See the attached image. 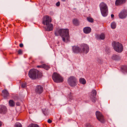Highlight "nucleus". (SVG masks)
Listing matches in <instances>:
<instances>
[{
	"label": "nucleus",
	"mask_w": 127,
	"mask_h": 127,
	"mask_svg": "<svg viewBox=\"0 0 127 127\" xmlns=\"http://www.w3.org/2000/svg\"><path fill=\"white\" fill-rule=\"evenodd\" d=\"M54 34L56 36H60L64 42L69 41V30L68 29H56L55 31Z\"/></svg>",
	"instance_id": "1"
},
{
	"label": "nucleus",
	"mask_w": 127,
	"mask_h": 127,
	"mask_svg": "<svg viewBox=\"0 0 127 127\" xmlns=\"http://www.w3.org/2000/svg\"><path fill=\"white\" fill-rule=\"evenodd\" d=\"M101 12L103 17L106 16L108 14V9L107 5L104 2H101L99 5Z\"/></svg>",
	"instance_id": "2"
},
{
	"label": "nucleus",
	"mask_w": 127,
	"mask_h": 127,
	"mask_svg": "<svg viewBox=\"0 0 127 127\" xmlns=\"http://www.w3.org/2000/svg\"><path fill=\"white\" fill-rule=\"evenodd\" d=\"M114 50L118 53H121L123 50V45L118 42L113 41L112 43Z\"/></svg>",
	"instance_id": "3"
},
{
	"label": "nucleus",
	"mask_w": 127,
	"mask_h": 127,
	"mask_svg": "<svg viewBox=\"0 0 127 127\" xmlns=\"http://www.w3.org/2000/svg\"><path fill=\"white\" fill-rule=\"evenodd\" d=\"M52 76V79L55 83H62L64 81V78L57 72H54Z\"/></svg>",
	"instance_id": "4"
},
{
	"label": "nucleus",
	"mask_w": 127,
	"mask_h": 127,
	"mask_svg": "<svg viewBox=\"0 0 127 127\" xmlns=\"http://www.w3.org/2000/svg\"><path fill=\"white\" fill-rule=\"evenodd\" d=\"M67 82L70 86L74 87L77 85L78 81L77 78L75 77L71 76L68 78Z\"/></svg>",
	"instance_id": "5"
},
{
	"label": "nucleus",
	"mask_w": 127,
	"mask_h": 127,
	"mask_svg": "<svg viewBox=\"0 0 127 127\" xmlns=\"http://www.w3.org/2000/svg\"><path fill=\"white\" fill-rule=\"evenodd\" d=\"M37 69L35 68H31L28 72V76L32 80L36 79Z\"/></svg>",
	"instance_id": "6"
},
{
	"label": "nucleus",
	"mask_w": 127,
	"mask_h": 127,
	"mask_svg": "<svg viewBox=\"0 0 127 127\" xmlns=\"http://www.w3.org/2000/svg\"><path fill=\"white\" fill-rule=\"evenodd\" d=\"M42 24L44 25H47L49 23H51L52 20L51 17L48 15L44 16L42 18Z\"/></svg>",
	"instance_id": "7"
},
{
	"label": "nucleus",
	"mask_w": 127,
	"mask_h": 127,
	"mask_svg": "<svg viewBox=\"0 0 127 127\" xmlns=\"http://www.w3.org/2000/svg\"><path fill=\"white\" fill-rule=\"evenodd\" d=\"M95 115L97 119L102 123H104L105 122L103 115L98 111H96L95 112Z\"/></svg>",
	"instance_id": "8"
},
{
	"label": "nucleus",
	"mask_w": 127,
	"mask_h": 127,
	"mask_svg": "<svg viewBox=\"0 0 127 127\" xmlns=\"http://www.w3.org/2000/svg\"><path fill=\"white\" fill-rule=\"evenodd\" d=\"M80 47L82 49V53L86 54L87 53L89 50V47L87 44L82 43L80 45Z\"/></svg>",
	"instance_id": "9"
},
{
	"label": "nucleus",
	"mask_w": 127,
	"mask_h": 127,
	"mask_svg": "<svg viewBox=\"0 0 127 127\" xmlns=\"http://www.w3.org/2000/svg\"><path fill=\"white\" fill-rule=\"evenodd\" d=\"M118 16L119 18L121 19H124L127 17V10L123 9L119 13Z\"/></svg>",
	"instance_id": "10"
},
{
	"label": "nucleus",
	"mask_w": 127,
	"mask_h": 127,
	"mask_svg": "<svg viewBox=\"0 0 127 127\" xmlns=\"http://www.w3.org/2000/svg\"><path fill=\"white\" fill-rule=\"evenodd\" d=\"M43 91V88L42 86L37 85L35 89V92L37 94L40 95L42 94Z\"/></svg>",
	"instance_id": "11"
},
{
	"label": "nucleus",
	"mask_w": 127,
	"mask_h": 127,
	"mask_svg": "<svg viewBox=\"0 0 127 127\" xmlns=\"http://www.w3.org/2000/svg\"><path fill=\"white\" fill-rule=\"evenodd\" d=\"M72 50L73 52L76 54L81 53L82 51L81 47L78 46H72Z\"/></svg>",
	"instance_id": "12"
},
{
	"label": "nucleus",
	"mask_w": 127,
	"mask_h": 127,
	"mask_svg": "<svg viewBox=\"0 0 127 127\" xmlns=\"http://www.w3.org/2000/svg\"><path fill=\"white\" fill-rule=\"evenodd\" d=\"M97 92L95 90H92L90 96V98L92 101L95 102L96 101V95Z\"/></svg>",
	"instance_id": "13"
},
{
	"label": "nucleus",
	"mask_w": 127,
	"mask_h": 127,
	"mask_svg": "<svg viewBox=\"0 0 127 127\" xmlns=\"http://www.w3.org/2000/svg\"><path fill=\"white\" fill-rule=\"evenodd\" d=\"M7 110L6 107L3 105H0V113L4 114L6 113Z\"/></svg>",
	"instance_id": "14"
},
{
	"label": "nucleus",
	"mask_w": 127,
	"mask_h": 127,
	"mask_svg": "<svg viewBox=\"0 0 127 127\" xmlns=\"http://www.w3.org/2000/svg\"><path fill=\"white\" fill-rule=\"evenodd\" d=\"M1 95L4 98L7 99L9 96V94L8 91L5 89L2 91Z\"/></svg>",
	"instance_id": "15"
},
{
	"label": "nucleus",
	"mask_w": 127,
	"mask_h": 127,
	"mask_svg": "<svg viewBox=\"0 0 127 127\" xmlns=\"http://www.w3.org/2000/svg\"><path fill=\"white\" fill-rule=\"evenodd\" d=\"M127 0H116L115 2V5L116 6L122 5L126 2Z\"/></svg>",
	"instance_id": "16"
},
{
	"label": "nucleus",
	"mask_w": 127,
	"mask_h": 127,
	"mask_svg": "<svg viewBox=\"0 0 127 127\" xmlns=\"http://www.w3.org/2000/svg\"><path fill=\"white\" fill-rule=\"evenodd\" d=\"M47 27L45 28V31H52L54 27L53 24L51 23H50L47 25H46Z\"/></svg>",
	"instance_id": "17"
},
{
	"label": "nucleus",
	"mask_w": 127,
	"mask_h": 127,
	"mask_svg": "<svg viewBox=\"0 0 127 127\" xmlns=\"http://www.w3.org/2000/svg\"><path fill=\"white\" fill-rule=\"evenodd\" d=\"M105 35L103 33H101L100 34H96L95 38L97 40H104L105 38Z\"/></svg>",
	"instance_id": "18"
},
{
	"label": "nucleus",
	"mask_w": 127,
	"mask_h": 127,
	"mask_svg": "<svg viewBox=\"0 0 127 127\" xmlns=\"http://www.w3.org/2000/svg\"><path fill=\"white\" fill-rule=\"evenodd\" d=\"M111 59L113 60L119 61L120 60L121 58L119 55L114 54L111 57Z\"/></svg>",
	"instance_id": "19"
},
{
	"label": "nucleus",
	"mask_w": 127,
	"mask_h": 127,
	"mask_svg": "<svg viewBox=\"0 0 127 127\" xmlns=\"http://www.w3.org/2000/svg\"><path fill=\"white\" fill-rule=\"evenodd\" d=\"M83 31L85 33L88 34L91 32V28L89 27H86L84 28Z\"/></svg>",
	"instance_id": "20"
},
{
	"label": "nucleus",
	"mask_w": 127,
	"mask_h": 127,
	"mask_svg": "<svg viewBox=\"0 0 127 127\" xmlns=\"http://www.w3.org/2000/svg\"><path fill=\"white\" fill-rule=\"evenodd\" d=\"M36 79H39L42 77L43 76V73L37 69Z\"/></svg>",
	"instance_id": "21"
},
{
	"label": "nucleus",
	"mask_w": 127,
	"mask_h": 127,
	"mask_svg": "<svg viewBox=\"0 0 127 127\" xmlns=\"http://www.w3.org/2000/svg\"><path fill=\"white\" fill-rule=\"evenodd\" d=\"M72 22L73 24L75 26H78L79 25L80 22L76 18L73 19Z\"/></svg>",
	"instance_id": "22"
},
{
	"label": "nucleus",
	"mask_w": 127,
	"mask_h": 127,
	"mask_svg": "<svg viewBox=\"0 0 127 127\" xmlns=\"http://www.w3.org/2000/svg\"><path fill=\"white\" fill-rule=\"evenodd\" d=\"M121 70L123 73H127V66L123 65L121 67Z\"/></svg>",
	"instance_id": "23"
},
{
	"label": "nucleus",
	"mask_w": 127,
	"mask_h": 127,
	"mask_svg": "<svg viewBox=\"0 0 127 127\" xmlns=\"http://www.w3.org/2000/svg\"><path fill=\"white\" fill-rule=\"evenodd\" d=\"M42 113L45 116H47L48 115L49 112L48 109L47 108H44L42 109Z\"/></svg>",
	"instance_id": "24"
},
{
	"label": "nucleus",
	"mask_w": 127,
	"mask_h": 127,
	"mask_svg": "<svg viewBox=\"0 0 127 127\" xmlns=\"http://www.w3.org/2000/svg\"><path fill=\"white\" fill-rule=\"evenodd\" d=\"M43 68L46 70H48L50 68V65H47L45 64H43Z\"/></svg>",
	"instance_id": "25"
},
{
	"label": "nucleus",
	"mask_w": 127,
	"mask_h": 127,
	"mask_svg": "<svg viewBox=\"0 0 127 127\" xmlns=\"http://www.w3.org/2000/svg\"><path fill=\"white\" fill-rule=\"evenodd\" d=\"M79 82L83 85L85 84L86 83V80L83 78H80L79 79Z\"/></svg>",
	"instance_id": "26"
},
{
	"label": "nucleus",
	"mask_w": 127,
	"mask_h": 127,
	"mask_svg": "<svg viewBox=\"0 0 127 127\" xmlns=\"http://www.w3.org/2000/svg\"><path fill=\"white\" fill-rule=\"evenodd\" d=\"M9 106L11 107H14L15 105V103L12 100H10L9 101Z\"/></svg>",
	"instance_id": "27"
},
{
	"label": "nucleus",
	"mask_w": 127,
	"mask_h": 127,
	"mask_svg": "<svg viewBox=\"0 0 127 127\" xmlns=\"http://www.w3.org/2000/svg\"><path fill=\"white\" fill-rule=\"evenodd\" d=\"M67 98L68 100L70 101L72 100L73 98V96L72 95V93L70 92L69 94L67 96Z\"/></svg>",
	"instance_id": "28"
},
{
	"label": "nucleus",
	"mask_w": 127,
	"mask_h": 127,
	"mask_svg": "<svg viewBox=\"0 0 127 127\" xmlns=\"http://www.w3.org/2000/svg\"><path fill=\"white\" fill-rule=\"evenodd\" d=\"M28 127H39L36 124L32 123L29 125Z\"/></svg>",
	"instance_id": "29"
},
{
	"label": "nucleus",
	"mask_w": 127,
	"mask_h": 127,
	"mask_svg": "<svg viewBox=\"0 0 127 127\" xmlns=\"http://www.w3.org/2000/svg\"><path fill=\"white\" fill-rule=\"evenodd\" d=\"M116 27V24L115 22H113L111 24V27L113 29H115Z\"/></svg>",
	"instance_id": "30"
},
{
	"label": "nucleus",
	"mask_w": 127,
	"mask_h": 127,
	"mask_svg": "<svg viewBox=\"0 0 127 127\" xmlns=\"http://www.w3.org/2000/svg\"><path fill=\"white\" fill-rule=\"evenodd\" d=\"M87 19L90 22L93 23L94 22V19L92 18L88 17L87 18Z\"/></svg>",
	"instance_id": "31"
},
{
	"label": "nucleus",
	"mask_w": 127,
	"mask_h": 127,
	"mask_svg": "<svg viewBox=\"0 0 127 127\" xmlns=\"http://www.w3.org/2000/svg\"><path fill=\"white\" fill-rule=\"evenodd\" d=\"M15 127H22V126L21 123H18L16 124Z\"/></svg>",
	"instance_id": "32"
},
{
	"label": "nucleus",
	"mask_w": 127,
	"mask_h": 127,
	"mask_svg": "<svg viewBox=\"0 0 127 127\" xmlns=\"http://www.w3.org/2000/svg\"><path fill=\"white\" fill-rule=\"evenodd\" d=\"M18 54L19 55H21L23 54V51L21 49H20L18 50Z\"/></svg>",
	"instance_id": "33"
},
{
	"label": "nucleus",
	"mask_w": 127,
	"mask_h": 127,
	"mask_svg": "<svg viewBox=\"0 0 127 127\" xmlns=\"http://www.w3.org/2000/svg\"><path fill=\"white\" fill-rule=\"evenodd\" d=\"M26 84L24 83H23L21 85L22 87L23 88H24L26 87Z\"/></svg>",
	"instance_id": "34"
},
{
	"label": "nucleus",
	"mask_w": 127,
	"mask_h": 127,
	"mask_svg": "<svg viewBox=\"0 0 127 127\" xmlns=\"http://www.w3.org/2000/svg\"><path fill=\"white\" fill-rule=\"evenodd\" d=\"M14 99L17 100L19 99L18 97V96H14Z\"/></svg>",
	"instance_id": "35"
},
{
	"label": "nucleus",
	"mask_w": 127,
	"mask_h": 127,
	"mask_svg": "<svg viewBox=\"0 0 127 127\" xmlns=\"http://www.w3.org/2000/svg\"><path fill=\"white\" fill-rule=\"evenodd\" d=\"M56 5L58 7L60 6V3L59 1H58L56 3Z\"/></svg>",
	"instance_id": "36"
},
{
	"label": "nucleus",
	"mask_w": 127,
	"mask_h": 127,
	"mask_svg": "<svg viewBox=\"0 0 127 127\" xmlns=\"http://www.w3.org/2000/svg\"><path fill=\"white\" fill-rule=\"evenodd\" d=\"M90 123H87L85 124V126L86 127H88L89 126V127L90 126Z\"/></svg>",
	"instance_id": "37"
},
{
	"label": "nucleus",
	"mask_w": 127,
	"mask_h": 127,
	"mask_svg": "<svg viewBox=\"0 0 127 127\" xmlns=\"http://www.w3.org/2000/svg\"><path fill=\"white\" fill-rule=\"evenodd\" d=\"M43 64L39 65H37V67L38 68H43Z\"/></svg>",
	"instance_id": "38"
},
{
	"label": "nucleus",
	"mask_w": 127,
	"mask_h": 127,
	"mask_svg": "<svg viewBox=\"0 0 127 127\" xmlns=\"http://www.w3.org/2000/svg\"><path fill=\"white\" fill-rule=\"evenodd\" d=\"M47 122H48V123H51L52 122V120H51L50 119H49L48 120Z\"/></svg>",
	"instance_id": "39"
},
{
	"label": "nucleus",
	"mask_w": 127,
	"mask_h": 127,
	"mask_svg": "<svg viewBox=\"0 0 127 127\" xmlns=\"http://www.w3.org/2000/svg\"><path fill=\"white\" fill-rule=\"evenodd\" d=\"M19 46L20 47H22L23 46V45L22 43H21L19 44Z\"/></svg>",
	"instance_id": "40"
},
{
	"label": "nucleus",
	"mask_w": 127,
	"mask_h": 127,
	"mask_svg": "<svg viewBox=\"0 0 127 127\" xmlns=\"http://www.w3.org/2000/svg\"><path fill=\"white\" fill-rule=\"evenodd\" d=\"M111 16L112 18H113L114 17V15L113 14H112L111 15Z\"/></svg>",
	"instance_id": "41"
},
{
	"label": "nucleus",
	"mask_w": 127,
	"mask_h": 127,
	"mask_svg": "<svg viewBox=\"0 0 127 127\" xmlns=\"http://www.w3.org/2000/svg\"><path fill=\"white\" fill-rule=\"evenodd\" d=\"M2 125V123L0 121V127H1Z\"/></svg>",
	"instance_id": "42"
},
{
	"label": "nucleus",
	"mask_w": 127,
	"mask_h": 127,
	"mask_svg": "<svg viewBox=\"0 0 127 127\" xmlns=\"http://www.w3.org/2000/svg\"><path fill=\"white\" fill-rule=\"evenodd\" d=\"M61 0L63 2H65L66 1V0Z\"/></svg>",
	"instance_id": "43"
},
{
	"label": "nucleus",
	"mask_w": 127,
	"mask_h": 127,
	"mask_svg": "<svg viewBox=\"0 0 127 127\" xmlns=\"http://www.w3.org/2000/svg\"><path fill=\"white\" fill-rule=\"evenodd\" d=\"M61 119H62L61 116H60V118L59 119V120H61Z\"/></svg>",
	"instance_id": "44"
},
{
	"label": "nucleus",
	"mask_w": 127,
	"mask_h": 127,
	"mask_svg": "<svg viewBox=\"0 0 127 127\" xmlns=\"http://www.w3.org/2000/svg\"><path fill=\"white\" fill-rule=\"evenodd\" d=\"M89 127H93L91 125H90Z\"/></svg>",
	"instance_id": "45"
}]
</instances>
